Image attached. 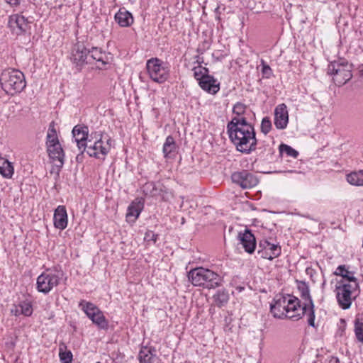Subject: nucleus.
Listing matches in <instances>:
<instances>
[{
  "label": "nucleus",
  "mask_w": 363,
  "mask_h": 363,
  "mask_svg": "<svg viewBox=\"0 0 363 363\" xmlns=\"http://www.w3.org/2000/svg\"><path fill=\"white\" fill-rule=\"evenodd\" d=\"M227 130L238 151L249 154L256 150L257 140L254 126L245 117H233L227 125Z\"/></svg>",
  "instance_id": "obj_1"
},
{
  "label": "nucleus",
  "mask_w": 363,
  "mask_h": 363,
  "mask_svg": "<svg viewBox=\"0 0 363 363\" xmlns=\"http://www.w3.org/2000/svg\"><path fill=\"white\" fill-rule=\"evenodd\" d=\"M189 281L194 286L213 289L222 285L223 277L214 271L204 268L196 267L191 269L187 274Z\"/></svg>",
  "instance_id": "obj_2"
},
{
  "label": "nucleus",
  "mask_w": 363,
  "mask_h": 363,
  "mask_svg": "<svg viewBox=\"0 0 363 363\" xmlns=\"http://www.w3.org/2000/svg\"><path fill=\"white\" fill-rule=\"evenodd\" d=\"M1 89L7 95L14 96L21 93L26 86V78L22 72L16 69H4L0 76Z\"/></svg>",
  "instance_id": "obj_3"
},
{
  "label": "nucleus",
  "mask_w": 363,
  "mask_h": 363,
  "mask_svg": "<svg viewBox=\"0 0 363 363\" xmlns=\"http://www.w3.org/2000/svg\"><path fill=\"white\" fill-rule=\"evenodd\" d=\"M55 125V121H52L49 124L45 138V147L50 159L55 163L57 167L62 168L65 163V152L60 143Z\"/></svg>",
  "instance_id": "obj_4"
},
{
  "label": "nucleus",
  "mask_w": 363,
  "mask_h": 363,
  "mask_svg": "<svg viewBox=\"0 0 363 363\" xmlns=\"http://www.w3.org/2000/svg\"><path fill=\"white\" fill-rule=\"evenodd\" d=\"M64 275L59 266L46 269L37 278L36 289L38 292L48 294L54 287L58 286Z\"/></svg>",
  "instance_id": "obj_5"
},
{
  "label": "nucleus",
  "mask_w": 363,
  "mask_h": 363,
  "mask_svg": "<svg viewBox=\"0 0 363 363\" xmlns=\"http://www.w3.org/2000/svg\"><path fill=\"white\" fill-rule=\"evenodd\" d=\"M336 298L339 306L343 309H349L359 294V284H347L345 281H337L335 286Z\"/></svg>",
  "instance_id": "obj_6"
},
{
  "label": "nucleus",
  "mask_w": 363,
  "mask_h": 363,
  "mask_svg": "<svg viewBox=\"0 0 363 363\" xmlns=\"http://www.w3.org/2000/svg\"><path fill=\"white\" fill-rule=\"evenodd\" d=\"M327 72L333 76L334 82L339 86L345 84L352 77V65L345 59L330 62Z\"/></svg>",
  "instance_id": "obj_7"
},
{
  "label": "nucleus",
  "mask_w": 363,
  "mask_h": 363,
  "mask_svg": "<svg viewBox=\"0 0 363 363\" xmlns=\"http://www.w3.org/2000/svg\"><path fill=\"white\" fill-rule=\"evenodd\" d=\"M298 289L301 293V297L303 300L301 313L307 318V323L311 327H315V309L310 290L308 284L303 281L298 282Z\"/></svg>",
  "instance_id": "obj_8"
},
{
  "label": "nucleus",
  "mask_w": 363,
  "mask_h": 363,
  "mask_svg": "<svg viewBox=\"0 0 363 363\" xmlns=\"http://www.w3.org/2000/svg\"><path fill=\"white\" fill-rule=\"evenodd\" d=\"M146 69L150 79L159 84L164 82L169 75L168 67L157 57L150 58L147 61Z\"/></svg>",
  "instance_id": "obj_9"
},
{
  "label": "nucleus",
  "mask_w": 363,
  "mask_h": 363,
  "mask_svg": "<svg viewBox=\"0 0 363 363\" xmlns=\"http://www.w3.org/2000/svg\"><path fill=\"white\" fill-rule=\"evenodd\" d=\"M89 50L83 43L77 41L74 44L71 50L70 60L79 72L86 65L89 64Z\"/></svg>",
  "instance_id": "obj_10"
},
{
  "label": "nucleus",
  "mask_w": 363,
  "mask_h": 363,
  "mask_svg": "<svg viewBox=\"0 0 363 363\" xmlns=\"http://www.w3.org/2000/svg\"><path fill=\"white\" fill-rule=\"evenodd\" d=\"M286 296L281 294L277 295L274 299V303L270 304V311L276 318L283 319L287 318L294 320L301 319L303 313L287 314Z\"/></svg>",
  "instance_id": "obj_11"
},
{
  "label": "nucleus",
  "mask_w": 363,
  "mask_h": 363,
  "mask_svg": "<svg viewBox=\"0 0 363 363\" xmlns=\"http://www.w3.org/2000/svg\"><path fill=\"white\" fill-rule=\"evenodd\" d=\"M32 21L21 13L13 14L9 16L8 26L13 34L16 35L30 33Z\"/></svg>",
  "instance_id": "obj_12"
},
{
  "label": "nucleus",
  "mask_w": 363,
  "mask_h": 363,
  "mask_svg": "<svg viewBox=\"0 0 363 363\" xmlns=\"http://www.w3.org/2000/svg\"><path fill=\"white\" fill-rule=\"evenodd\" d=\"M111 139H107L104 141L102 136L95 141L93 145H87L86 152L90 157H94L97 159L104 160L105 157L111 150Z\"/></svg>",
  "instance_id": "obj_13"
},
{
  "label": "nucleus",
  "mask_w": 363,
  "mask_h": 363,
  "mask_svg": "<svg viewBox=\"0 0 363 363\" xmlns=\"http://www.w3.org/2000/svg\"><path fill=\"white\" fill-rule=\"evenodd\" d=\"M231 179L233 183L239 185L244 189L252 188L258 184V179L256 176L247 170L233 173Z\"/></svg>",
  "instance_id": "obj_14"
},
{
  "label": "nucleus",
  "mask_w": 363,
  "mask_h": 363,
  "mask_svg": "<svg viewBox=\"0 0 363 363\" xmlns=\"http://www.w3.org/2000/svg\"><path fill=\"white\" fill-rule=\"evenodd\" d=\"M281 249L278 243L273 244L267 240H263L259 244L257 255L262 259L272 260L278 257L281 255Z\"/></svg>",
  "instance_id": "obj_15"
},
{
  "label": "nucleus",
  "mask_w": 363,
  "mask_h": 363,
  "mask_svg": "<svg viewBox=\"0 0 363 363\" xmlns=\"http://www.w3.org/2000/svg\"><path fill=\"white\" fill-rule=\"evenodd\" d=\"M289 123L287 106L284 104H279L274 109V123L279 130H284Z\"/></svg>",
  "instance_id": "obj_16"
},
{
  "label": "nucleus",
  "mask_w": 363,
  "mask_h": 363,
  "mask_svg": "<svg viewBox=\"0 0 363 363\" xmlns=\"http://www.w3.org/2000/svg\"><path fill=\"white\" fill-rule=\"evenodd\" d=\"M88 132L86 126L76 125L72 130L73 138L82 153L85 151L87 146Z\"/></svg>",
  "instance_id": "obj_17"
},
{
  "label": "nucleus",
  "mask_w": 363,
  "mask_h": 363,
  "mask_svg": "<svg viewBox=\"0 0 363 363\" xmlns=\"http://www.w3.org/2000/svg\"><path fill=\"white\" fill-rule=\"evenodd\" d=\"M89 64L94 61L97 63L96 67L99 69H105L108 64V57L105 52H103L98 48H92L89 50Z\"/></svg>",
  "instance_id": "obj_18"
},
{
  "label": "nucleus",
  "mask_w": 363,
  "mask_h": 363,
  "mask_svg": "<svg viewBox=\"0 0 363 363\" xmlns=\"http://www.w3.org/2000/svg\"><path fill=\"white\" fill-rule=\"evenodd\" d=\"M54 226L60 230H64L67 228L68 223L67 210L65 206H58L55 210Z\"/></svg>",
  "instance_id": "obj_19"
},
{
  "label": "nucleus",
  "mask_w": 363,
  "mask_h": 363,
  "mask_svg": "<svg viewBox=\"0 0 363 363\" xmlns=\"http://www.w3.org/2000/svg\"><path fill=\"white\" fill-rule=\"evenodd\" d=\"M239 238L243 248L247 252L251 254L255 251L256 240L254 235L250 230L246 229L244 233H240Z\"/></svg>",
  "instance_id": "obj_20"
},
{
  "label": "nucleus",
  "mask_w": 363,
  "mask_h": 363,
  "mask_svg": "<svg viewBox=\"0 0 363 363\" xmlns=\"http://www.w3.org/2000/svg\"><path fill=\"white\" fill-rule=\"evenodd\" d=\"M114 19L121 27H129L134 21L132 13L125 8H121L118 10L115 14Z\"/></svg>",
  "instance_id": "obj_21"
},
{
  "label": "nucleus",
  "mask_w": 363,
  "mask_h": 363,
  "mask_svg": "<svg viewBox=\"0 0 363 363\" xmlns=\"http://www.w3.org/2000/svg\"><path fill=\"white\" fill-rule=\"evenodd\" d=\"M199 84L203 90L211 94H216L220 90V84L211 75L206 76Z\"/></svg>",
  "instance_id": "obj_22"
},
{
  "label": "nucleus",
  "mask_w": 363,
  "mask_h": 363,
  "mask_svg": "<svg viewBox=\"0 0 363 363\" xmlns=\"http://www.w3.org/2000/svg\"><path fill=\"white\" fill-rule=\"evenodd\" d=\"M334 274L342 277L338 281H345L347 284H359L357 279L354 277V272L349 271L345 265L338 266Z\"/></svg>",
  "instance_id": "obj_23"
},
{
  "label": "nucleus",
  "mask_w": 363,
  "mask_h": 363,
  "mask_svg": "<svg viewBox=\"0 0 363 363\" xmlns=\"http://www.w3.org/2000/svg\"><path fill=\"white\" fill-rule=\"evenodd\" d=\"M144 208V202L140 200H135L133 201L130 205L128 208V211L126 213L127 219H132L133 222H135V220L139 217L141 211Z\"/></svg>",
  "instance_id": "obj_24"
},
{
  "label": "nucleus",
  "mask_w": 363,
  "mask_h": 363,
  "mask_svg": "<svg viewBox=\"0 0 363 363\" xmlns=\"http://www.w3.org/2000/svg\"><path fill=\"white\" fill-rule=\"evenodd\" d=\"M286 310L287 314H297L301 313L302 305H301L300 300L293 296L286 295Z\"/></svg>",
  "instance_id": "obj_25"
},
{
  "label": "nucleus",
  "mask_w": 363,
  "mask_h": 363,
  "mask_svg": "<svg viewBox=\"0 0 363 363\" xmlns=\"http://www.w3.org/2000/svg\"><path fill=\"white\" fill-rule=\"evenodd\" d=\"M230 298L229 294L225 289L218 290L213 296V299L216 306L221 308L225 306Z\"/></svg>",
  "instance_id": "obj_26"
},
{
  "label": "nucleus",
  "mask_w": 363,
  "mask_h": 363,
  "mask_svg": "<svg viewBox=\"0 0 363 363\" xmlns=\"http://www.w3.org/2000/svg\"><path fill=\"white\" fill-rule=\"evenodd\" d=\"M14 169L11 162L0 157V174L5 178H11Z\"/></svg>",
  "instance_id": "obj_27"
},
{
  "label": "nucleus",
  "mask_w": 363,
  "mask_h": 363,
  "mask_svg": "<svg viewBox=\"0 0 363 363\" xmlns=\"http://www.w3.org/2000/svg\"><path fill=\"white\" fill-rule=\"evenodd\" d=\"M196 62L199 64V65H201L203 61H200V57L199 55L196 56ZM193 71H194V78L196 79V81H198V82H201V80H203L206 76H208V69L206 67H203L201 65H199L197 67H195L193 68Z\"/></svg>",
  "instance_id": "obj_28"
},
{
  "label": "nucleus",
  "mask_w": 363,
  "mask_h": 363,
  "mask_svg": "<svg viewBox=\"0 0 363 363\" xmlns=\"http://www.w3.org/2000/svg\"><path fill=\"white\" fill-rule=\"evenodd\" d=\"M89 318L101 329H107L108 326V321L100 309Z\"/></svg>",
  "instance_id": "obj_29"
},
{
  "label": "nucleus",
  "mask_w": 363,
  "mask_h": 363,
  "mask_svg": "<svg viewBox=\"0 0 363 363\" xmlns=\"http://www.w3.org/2000/svg\"><path fill=\"white\" fill-rule=\"evenodd\" d=\"M176 147L177 145L174 138L171 135L167 136L162 149L164 157H170L171 155L175 152Z\"/></svg>",
  "instance_id": "obj_30"
},
{
  "label": "nucleus",
  "mask_w": 363,
  "mask_h": 363,
  "mask_svg": "<svg viewBox=\"0 0 363 363\" xmlns=\"http://www.w3.org/2000/svg\"><path fill=\"white\" fill-rule=\"evenodd\" d=\"M347 181L354 186H363V169L348 174Z\"/></svg>",
  "instance_id": "obj_31"
},
{
  "label": "nucleus",
  "mask_w": 363,
  "mask_h": 363,
  "mask_svg": "<svg viewBox=\"0 0 363 363\" xmlns=\"http://www.w3.org/2000/svg\"><path fill=\"white\" fill-rule=\"evenodd\" d=\"M79 308L85 313L88 318L92 317L99 309L95 304L84 300L80 301Z\"/></svg>",
  "instance_id": "obj_32"
},
{
  "label": "nucleus",
  "mask_w": 363,
  "mask_h": 363,
  "mask_svg": "<svg viewBox=\"0 0 363 363\" xmlns=\"http://www.w3.org/2000/svg\"><path fill=\"white\" fill-rule=\"evenodd\" d=\"M154 355L150 348L147 347H143L139 352V362L140 363H152V359Z\"/></svg>",
  "instance_id": "obj_33"
},
{
  "label": "nucleus",
  "mask_w": 363,
  "mask_h": 363,
  "mask_svg": "<svg viewBox=\"0 0 363 363\" xmlns=\"http://www.w3.org/2000/svg\"><path fill=\"white\" fill-rule=\"evenodd\" d=\"M354 334L357 340L363 343V318L357 316L354 320Z\"/></svg>",
  "instance_id": "obj_34"
},
{
  "label": "nucleus",
  "mask_w": 363,
  "mask_h": 363,
  "mask_svg": "<svg viewBox=\"0 0 363 363\" xmlns=\"http://www.w3.org/2000/svg\"><path fill=\"white\" fill-rule=\"evenodd\" d=\"M279 150L281 155L286 154V156L293 158H297L298 156V152L297 150L286 144H281L279 147Z\"/></svg>",
  "instance_id": "obj_35"
},
{
  "label": "nucleus",
  "mask_w": 363,
  "mask_h": 363,
  "mask_svg": "<svg viewBox=\"0 0 363 363\" xmlns=\"http://www.w3.org/2000/svg\"><path fill=\"white\" fill-rule=\"evenodd\" d=\"M21 312L25 316H30L33 313L32 304L28 301H23L19 303Z\"/></svg>",
  "instance_id": "obj_36"
},
{
  "label": "nucleus",
  "mask_w": 363,
  "mask_h": 363,
  "mask_svg": "<svg viewBox=\"0 0 363 363\" xmlns=\"http://www.w3.org/2000/svg\"><path fill=\"white\" fill-rule=\"evenodd\" d=\"M247 110V106L241 102L236 103L233 108V113L235 114L236 117H242Z\"/></svg>",
  "instance_id": "obj_37"
},
{
  "label": "nucleus",
  "mask_w": 363,
  "mask_h": 363,
  "mask_svg": "<svg viewBox=\"0 0 363 363\" xmlns=\"http://www.w3.org/2000/svg\"><path fill=\"white\" fill-rule=\"evenodd\" d=\"M272 122L268 117H264L262 118L261 122V132L264 135H267L272 129Z\"/></svg>",
  "instance_id": "obj_38"
},
{
  "label": "nucleus",
  "mask_w": 363,
  "mask_h": 363,
  "mask_svg": "<svg viewBox=\"0 0 363 363\" xmlns=\"http://www.w3.org/2000/svg\"><path fill=\"white\" fill-rule=\"evenodd\" d=\"M60 360L62 363H71L72 354L70 351L60 353Z\"/></svg>",
  "instance_id": "obj_39"
},
{
  "label": "nucleus",
  "mask_w": 363,
  "mask_h": 363,
  "mask_svg": "<svg viewBox=\"0 0 363 363\" xmlns=\"http://www.w3.org/2000/svg\"><path fill=\"white\" fill-rule=\"evenodd\" d=\"M157 236L153 231L147 230L145 234L144 240L146 242L152 241L155 243L157 240Z\"/></svg>",
  "instance_id": "obj_40"
},
{
  "label": "nucleus",
  "mask_w": 363,
  "mask_h": 363,
  "mask_svg": "<svg viewBox=\"0 0 363 363\" xmlns=\"http://www.w3.org/2000/svg\"><path fill=\"white\" fill-rule=\"evenodd\" d=\"M262 72L263 73V74L266 75L267 77H269L272 73V69L268 65L264 63V60H262Z\"/></svg>",
  "instance_id": "obj_41"
},
{
  "label": "nucleus",
  "mask_w": 363,
  "mask_h": 363,
  "mask_svg": "<svg viewBox=\"0 0 363 363\" xmlns=\"http://www.w3.org/2000/svg\"><path fill=\"white\" fill-rule=\"evenodd\" d=\"M11 312L12 314H13L16 316L23 315V313H21V312L19 303L18 305L14 306V308L11 309Z\"/></svg>",
  "instance_id": "obj_42"
},
{
  "label": "nucleus",
  "mask_w": 363,
  "mask_h": 363,
  "mask_svg": "<svg viewBox=\"0 0 363 363\" xmlns=\"http://www.w3.org/2000/svg\"><path fill=\"white\" fill-rule=\"evenodd\" d=\"M5 1L11 6H18L21 3V0H5Z\"/></svg>",
  "instance_id": "obj_43"
},
{
  "label": "nucleus",
  "mask_w": 363,
  "mask_h": 363,
  "mask_svg": "<svg viewBox=\"0 0 363 363\" xmlns=\"http://www.w3.org/2000/svg\"><path fill=\"white\" fill-rule=\"evenodd\" d=\"M96 363H101V362H96Z\"/></svg>",
  "instance_id": "obj_44"
}]
</instances>
